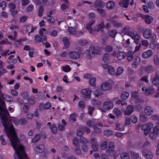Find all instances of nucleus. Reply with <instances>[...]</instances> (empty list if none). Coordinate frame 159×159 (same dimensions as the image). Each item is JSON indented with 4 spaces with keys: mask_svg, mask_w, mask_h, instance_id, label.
I'll return each instance as SVG.
<instances>
[{
    "mask_svg": "<svg viewBox=\"0 0 159 159\" xmlns=\"http://www.w3.org/2000/svg\"><path fill=\"white\" fill-rule=\"evenodd\" d=\"M114 3L111 1H109L107 2L106 5V8L108 9H112L115 7Z\"/></svg>",
    "mask_w": 159,
    "mask_h": 159,
    "instance_id": "cd10ccee",
    "label": "nucleus"
},
{
    "mask_svg": "<svg viewBox=\"0 0 159 159\" xmlns=\"http://www.w3.org/2000/svg\"><path fill=\"white\" fill-rule=\"evenodd\" d=\"M51 104L49 102H46L44 105L43 103H41L39 104V107L41 110L49 109L51 107Z\"/></svg>",
    "mask_w": 159,
    "mask_h": 159,
    "instance_id": "a211bd4d",
    "label": "nucleus"
},
{
    "mask_svg": "<svg viewBox=\"0 0 159 159\" xmlns=\"http://www.w3.org/2000/svg\"><path fill=\"white\" fill-rule=\"evenodd\" d=\"M142 91L144 92V93L146 95H149L150 93L153 92V90L152 89H148L146 87H143L142 89Z\"/></svg>",
    "mask_w": 159,
    "mask_h": 159,
    "instance_id": "72a5a7b5",
    "label": "nucleus"
},
{
    "mask_svg": "<svg viewBox=\"0 0 159 159\" xmlns=\"http://www.w3.org/2000/svg\"><path fill=\"white\" fill-rule=\"evenodd\" d=\"M107 141L106 140L103 141L101 143L100 146L102 149H105L107 146Z\"/></svg>",
    "mask_w": 159,
    "mask_h": 159,
    "instance_id": "864d4df0",
    "label": "nucleus"
},
{
    "mask_svg": "<svg viewBox=\"0 0 159 159\" xmlns=\"http://www.w3.org/2000/svg\"><path fill=\"white\" fill-rule=\"evenodd\" d=\"M134 111V107L133 105H130L127 106L126 110L124 111L125 115H130Z\"/></svg>",
    "mask_w": 159,
    "mask_h": 159,
    "instance_id": "dca6fc26",
    "label": "nucleus"
},
{
    "mask_svg": "<svg viewBox=\"0 0 159 159\" xmlns=\"http://www.w3.org/2000/svg\"><path fill=\"white\" fill-rule=\"evenodd\" d=\"M110 23L112 24L114 27L115 28H119L123 26L124 23L122 22H118L115 20H108Z\"/></svg>",
    "mask_w": 159,
    "mask_h": 159,
    "instance_id": "9d476101",
    "label": "nucleus"
},
{
    "mask_svg": "<svg viewBox=\"0 0 159 159\" xmlns=\"http://www.w3.org/2000/svg\"><path fill=\"white\" fill-rule=\"evenodd\" d=\"M114 144L112 142H109L108 144V149L107 151V153L109 155L112 156L114 154L115 152L114 150Z\"/></svg>",
    "mask_w": 159,
    "mask_h": 159,
    "instance_id": "6e6552de",
    "label": "nucleus"
},
{
    "mask_svg": "<svg viewBox=\"0 0 159 159\" xmlns=\"http://www.w3.org/2000/svg\"><path fill=\"white\" fill-rule=\"evenodd\" d=\"M94 94L95 97H98L99 95L102 94V92L99 89H96L94 91Z\"/></svg>",
    "mask_w": 159,
    "mask_h": 159,
    "instance_id": "5fc2aeb1",
    "label": "nucleus"
},
{
    "mask_svg": "<svg viewBox=\"0 0 159 159\" xmlns=\"http://www.w3.org/2000/svg\"><path fill=\"white\" fill-rule=\"evenodd\" d=\"M68 31L69 34L72 35H75L76 33V30L75 28L70 27L68 28Z\"/></svg>",
    "mask_w": 159,
    "mask_h": 159,
    "instance_id": "09e8293b",
    "label": "nucleus"
},
{
    "mask_svg": "<svg viewBox=\"0 0 159 159\" xmlns=\"http://www.w3.org/2000/svg\"><path fill=\"white\" fill-rule=\"evenodd\" d=\"M14 57V55L10 56L8 58L7 61L10 65H13L15 64L17 61V58H13Z\"/></svg>",
    "mask_w": 159,
    "mask_h": 159,
    "instance_id": "6ab92c4d",
    "label": "nucleus"
},
{
    "mask_svg": "<svg viewBox=\"0 0 159 159\" xmlns=\"http://www.w3.org/2000/svg\"><path fill=\"white\" fill-rule=\"evenodd\" d=\"M111 88L110 84L107 82L103 83L101 85V89L103 91L110 89Z\"/></svg>",
    "mask_w": 159,
    "mask_h": 159,
    "instance_id": "aec40b11",
    "label": "nucleus"
},
{
    "mask_svg": "<svg viewBox=\"0 0 159 159\" xmlns=\"http://www.w3.org/2000/svg\"><path fill=\"white\" fill-rule=\"evenodd\" d=\"M30 107V106L29 104L25 103L23 107V110L25 113H27L28 112V109Z\"/></svg>",
    "mask_w": 159,
    "mask_h": 159,
    "instance_id": "0e129e2a",
    "label": "nucleus"
},
{
    "mask_svg": "<svg viewBox=\"0 0 159 159\" xmlns=\"http://www.w3.org/2000/svg\"><path fill=\"white\" fill-rule=\"evenodd\" d=\"M34 150L36 152L41 153L45 151V148L44 145L40 144L36 145L34 148Z\"/></svg>",
    "mask_w": 159,
    "mask_h": 159,
    "instance_id": "1a4fd4ad",
    "label": "nucleus"
},
{
    "mask_svg": "<svg viewBox=\"0 0 159 159\" xmlns=\"http://www.w3.org/2000/svg\"><path fill=\"white\" fill-rule=\"evenodd\" d=\"M2 96L3 99L8 102H11L13 100V98L11 96L6 94H2Z\"/></svg>",
    "mask_w": 159,
    "mask_h": 159,
    "instance_id": "393cba45",
    "label": "nucleus"
},
{
    "mask_svg": "<svg viewBox=\"0 0 159 159\" xmlns=\"http://www.w3.org/2000/svg\"><path fill=\"white\" fill-rule=\"evenodd\" d=\"M108 72L111 75H113L115 73V71L113 67L109 66L108 68Z\"/></svg>",
    "mask_w": 159,
    "mask_h": 159,
    "instance_id": "79ce46f5",
    "label": "nucleus"
},
{
    "mask_svg": "<svg viewBox=\"0 0 159 159\" xmlns=\"http://www.w3.org/2000/svg\"><path fill=\"white\" fill-rule=\"evenodd\" d=\"M10 120L16 126L18 125L19 124V120H18L17 117H11L10 118Z\"/></svg>",
    "mask_w": 159,
    "mask_h": 159,
    "instance_id": "c9c22d12",
    "label": "nucleus"
},
{
    "mask_svg": "<svg viewBox=\"0 0 159 159\" xmlns=\"http://www.w3.org/2000/svg\"><path fill=\"white\" fill-rule=\"evenodd\" d=\"M129 0H121L119 2V5L120 6L125 8L128 7L129 2Z\"/></svg>",
    "mask_w": 159,
    "mask_h": 159,
    "instance_id": "4be33fe9",
    "label": "nucleus"
},
{
    "mask_svg": "<svg viewBox=\"0 0 159 159\" xmlns=\"http://www.w3.org/2000/svg\"><path fill=\"white\" fill-rule=\"evenodd\" d=\"M110 60V57L109 54L107 53H105L104 54L102 57V61L106 62Z\"/></svg>",
    "mask_w": 159,
    "mask_h": 159,
    "instance_id": "37998d69",
    "label": "nucleus"
},
{
    "mask_svg": "<svg viewBox=\"0 0 159 159\" xmlns=\"http://www.w3.org/2000/svg\"><path fill=\"white\" fill-rule=\"evenodd\" d=\"M117 31L114 29H112L111 30H109L107 33L109 36H110L111 37L115 38L117 34Z\"/></svg>",
    "mask_w": 159,
    "mask_h": 159,
    "instance_id": "a878e982",
    "label": "nucleus"
},
{
    "mask_svg": "<svg viewBox=\"0 0 159 159\" xmlns=\"http://www.w3.org/2000/svg\"><path fill=\"white\" fill-rule=\"evenodd\" d=\"M153 84L157 85L159 84V72H157L155 75V77L152 81Z\"/></svg>",
    "mask_w": 159,
    "mask_h": 159,
    "instance_id": "5701e85b",
    "label": "nucleus"
},
{
    "mask_svg": "<svg viewBox=\"0 0 159 159\" xmlns=\"http://www.w3.org/2000/svg\"><path fill=\"white\" fill-rule=\"evenodd\" d=\"M10 29L11 30V34L9 35L7 37L11 40L15 41L17 37L16 31L18 30L19 27L17 25H11L10 27Z\"/></svg>",
    "mask_w": 159,
    "mask_h": 159,
    "instance_id": "f03ea898",
    "label": "nucleus"
},
{
    "mask_svg": "<svg viewBox=\"0 0 159 159\" xmlns=\"http://www.w3.org/2000/svg\"><path fill=\"white\" fill-rule=\"evenodd\" d=\"M52 132L54 134H56L57 131V129L56 126L54 124H52L49 127Z\"/></svg>",
    "mask_w": 159,
    "mask_h": 159,
    "instance_id": "a19ab883",
    "label": "nucleus"
},
{
    "mask_svg": "<svg viewBox=\"0 0 159 159\" xmlns=\"http://www.w3.org/2000/svg\"><path fill=\"white\" fill-rule=\"evenodd\" d=\"M139 93L137 91L133 92L131 94V96L137 102H139Z\"/></svg>",
    "mask_w": 159,
    "mask_h": 159,
    "instance_id": "c85d7f7f",
    "label": "nucleus"
},
{
    "mask_svg": "<svg viewBox=\"0 0 159 159\" xmlns=\"http://www.w3.org/2000/svg\"><path fill=\"white\" fill-rule=\"evenodd\" d=\"M96 79L94 78L91 79L89 81V84L92 86H94L95 85Z\"/></svg>",
    "mask_w": 159,
    "mask_h": 159,
    "instance_id": "680f3d73",
    "label": "nucleus"
},
{
    "mask_svg": "<svg viewBox=\"0 0 159 159\" xmlns=\"http://www.w3.org/2000/svg\"><path fill=\"white\" fill-rule=\"evenodd\" d=\"M86 125L89 127H91L93 125H97V124H95V121L94 120H92V121L90 120H88L86 122Z\"/></svg>",
    "mask_w": 159,
    "mask_h": 159,
    "instance_id": "a18cd8bd",
    "label": "nucleus"
},
{
    "mask_svg": "<svg viewBox=\"0 0 159 159\" xmlns=\"http://www.w3.org/2000/svg\"><path fill=\"white\" fill-rule=\"evenodd\" d=\"M104 26V22L103 21L102 22L97 25V27L94 29V30H96L98 32L102 33Z\"/></svg>",
    "mask_w": 159,
    "mask_h": 159,
    "instance_id": "f3484780",
    "label": "nucleus"
},
{
    "mask_svg": "<svg viewBox=\"0 0 159 159\" xmlns=\"http://www.w3.org/2000/svg\"><path fill=\"white\" fill-rule=\"evenodd\" d=\"M124 71V69L123 67L121 66L119 67L116 71V75L118 76L120 75Z\"/></svg>",
    "mask_w": 159,
    "mask_h": 159,
    "instance_id": "58836bf2",
    "label": "nucleus"
},
{
    "mask_svg": "<svg viewBox=\"0 0 159 159\" xmlns=\"http://www.w3.org/2000/svg\"><path fill=\"white\" fill-rule=\"evenodd\" d=\"M126 56L125 53L123 52H120L117 54V57L119 60H121L124 58Z\"/></svg>",
    "mask_w": 159,
    "mask_h": 159,
    "instance_id": "473e14b6",
    "label": "nucleus"
},
{
    "mask_svg": "<svg viewBox=\"0 0 159 159\" xmlns=\"http://www.w3.org/2000/svg\"><path fill=\"white\" fill-rule=\"evenodd\" d=\"M129 95V94L128 92L126 91L123 92L121 94L120 97L123 100L125 101L128 98Z\"/></svg>",
    "mask_w": 159,
    "mask_h": 159,
    "instance_id": "bb28decb",
    "label": "nucleus"
},
{
    "mask_svg": "<svg viewBox=\"0 0 159 159\" xmlns=\"http://www.w3.org/2000/svg\"><path fill=\"white\" fill-rule=\"evenodd\" d=\"M121 159H130L129 155L127 153L124 152L121 155Z\"/></svg>",
    "mask_w": 159,
    "mask_h": 159,
    "instance_id": "3c124183",
    "label": "nucleus"
},
{
    "mask_svg": "<svg viewBox=\"0 0 159 159\" xmlns=\"http://www.w3.org/2000/svg\"><path fill=\"white\" fill-rule=\"evenodd\" d=\"M97 10L98 11L102 16H104L105 15V12L103 9H97Z\"/></svg>",
    "mask_w": 159,
    "mask_h": 159,
    "instance_id": "774afa93",
    "label": "nucleus"
},
{
    "mask_svg": "<svg viewBox=\"0 0 159 159\" xmlns=\"http://www.w3.org/2000/svg\"><path fill=\"white\" fill-rule=\"evenodd\" d=\"M151 31L148 29H145L143 33L144 37L146 39L150 38L151 35Z\"/></svg>",
    "mask_w": 159,
    "mask_h": 159,
    "instance_id": "412c9836",
    "label": "nucleus"
},
{
    "mask_svg": "<svg viewBox=\"0 0 159 159\" xmlns=\"http://www.w3.org/2000/svg\"><path fill=\"white\" fill-rule=\"evenodd\" d=\"M91 93L92 91L89 89H83L81 91V94L84 97V98L85 100H87L90 98Z\"/></svg>",
    "mask_w": 159,
    "mask_h": 159,
    "instance_id": "20e7f679",
    "label": "nucleus"
},
{
    "mask_svg": "<svg viewBox=\"0 0 159 159\" xmlns=\"http://www.w3.org/2000/svg\"><path fill=\"white\" fill-rule=\"evenodd\" d=\"M154 67L151 65L148 66L145 68V70L147 72L151 73L154 70Z\"/></svg>",
    "mask_w": 159,
    "mask_h": 159,
    "instance_id": "4c0bfd02",
    "label": "nucleus"
},
{
    "mask_svg": "<svg viewBox=\"0 0 159 159\" xmlns=\"http://www.w3.org/2000/svg\"><path fill=\"white\" fill-rule=\"evenodd\" d=\"M35 39L36 41L38 42H43V37L40 36L38 35H36L35 37Z\"/></svg>",
    "mask_w": 159,
    "mask_h": 159,
    "instance_id": "8fccbe9b",
    "label": "nucleus"
},
{
    "mask_svg": "<svg viewBox=\"0 0 159 159\" xmlns=\"http://www.w3.org/2000/svg\"><path fill=\"white\" fill-rule=\"evenodd\" d=\"M79 43L82 46H85L88 43V41L87 40L83 39H80L78 41Z\"/></svg>",
    "mask_w": 159,
    "mask_h": 159,
    "instance_id": "c03bdc74",
    "label": "nucleus"
},
{
    "mask_svg": "<svg viewBox=\"0 0 159 159\" xmlns=\"http://www.w3.org/2000/svg\"><path fill=\"white\" fill-rule=\"evenodd\" d=\"M159 134V128L158 126H155L152 129V132L149 135V137L151 139H155Z\"/></svg>",
    "mask_w": 159,
    "mask_h": 159,
    "instance_id": "39448f33",
    "label": "nucleus"
},
{
    "mask_svg": "<svg viewBox=\"0 0 159 159\" xmlns=\"http://www.w3.org/2000/svg\"><path fill=\"white\" fill-rule=\"evenodd\" d=\"M62 41L63 42L65 47L68 48L70 45V42L68 38L66 37H64L62 39Z\"/></svg>",
    "mask_w": 159,
    "mask_h": 159,
    "instance_id": "f704fd0d",
    "label": "nucleus"
},
{
    "mask_svg": "<svg viewBox=\"0 0 159 159\" xmlns=\"http://www.w3.org/2000/svg\"><path fill=\"white\" fill-rule=\"evenodd\" d=\"M114 133V132L108 129H106L104 132V135L106 136H109L110 135H112Z\"/></svg>",
    "mask_w": 159,
    "mask_h": 159,
    "instance_id": "6e6d98bb",
    "label": "nucleus"
},
{
    "mask_svg": "<svg viewBox=\"0 0 159 159\" xmlns=\"http://www.w3.org/2000/svg\"><path fill=\"white\" fill-rule=\"evenodd\" d=\"M114 106L113 102L110 101L104 102L102 104V107L105 110H109L112 109Z\"/></svg>",
    "mask_w": 159,
    "mask_h": 159,
    "instance_id": "423d86ee",
    "label": "nucleus"
},
{
    "mask_svg": "<svg viewBox=\"0 0 159 159\" xmlns=\"http://www.w3.org/2000/svg\"><path fill=\"white\" fill-rule=\"evenodd\" d=\"M68 55L70 58L74 59H77L80 57L79 54L75 52H69Z\"/></svg>",
    "mask_w": 159,
    "mask_h": 159,
    "instance_id": "2eb2a0df",
    "label": "nucleus"
},
{
    "mask_svg": "<svg viewBox=\"0 0 159 159\" xmlns=\"http://www.w3.org/2000/svg\"><path fill=\"white\" fill-rule=\"evenodd\" d=\"M130 120L131 121L134 123H136L138 121V118L134 115H132L131 116Z\"/></svg>",
    "mask_w": 159,
    "mask_h": 159,
    "instance_id": "4d7b16f0",
    "label": "nucleus"
},
{
    "mask_svg": "<svg viewBox=\"0 0 159 159\" xmlns=\"http://www.w3.org/2000/svg\"><path fill=\"white\" fill-rule=\"evenodd\" d=\"M113 112L117 116H120L121 114L120 111L117 108H115L113 109Z\"/></svg>",
    "mask_w": 159,
    "mask_h": 159,
    "instance_id": "603ef678",
    "label": "nucleus"
},
{
    "mask_svg": "<svg viewBox=\"0 0 159 159\" xmlns=\"http://www.w3.org/2000/svg\"><path fill=\"white\" fill-rule=\"evenodd\" d=\"M129 32V28L128 26H126L122 29L121 31L122 35H128Z\"/></svg>",
    "mask_w": 159,
    "mask_h": 159,
    "instance_id": "c756f323",
    "label": "nucleus"
},
{
    "mask_svg": "<svg viewBox=\"0 0 159 159\" xmlns=\"http://www.w3.org/2000/svg\"><path fill=\"white\" fill-rule=\"evenodd\" d=\"M153 54L152 51L151 50H148L142 53V56L144 58H148L151 57Z\"/></svg>",
    "mask_w": 159,
    "mask_h": 159,
    "instance_id": "4468645a",
    "label": "nucleus"
},
{
    "mask_svg": "<svg viewBox=\"0 0 159 159\" xmlns=\"http://www.w3.org/2000/svg\"><path fill=\"white\" fill-rule=\"evenodd\" d=\"M65 2L66 3L62 4L61 7V9L62 10H65L68 8V3H69L68 0H65Z\"/></svg>",
    "mask_w": 159,
    "mask_h": 159,
    "instance_id": "ea45409f",
    "label": "nucleus"
},
{
    "mask_svg": "<svg viewBox=\"0 0 159 159\" xmlns=\"http://www.w3.org/2000/svg\"><path fill=\"white\" fill-rule=\"evenodd\" d=\"M40 139V135L39 134H36L32 139V142L34 143L38 141Z\"/></svg>",
    "mask_w": 159,
    "mask_h": 159,
    "instance_id": "e433bc0d",
    "label": "nucleus"
},
{
    "mask_svg": "<svg viewBox=\"0 0 159 159\" xmlns=\"http://www.w3.org/2000/svg\"><path fill=\"white\" fill-rule=\"evenodd\" d=\"M140 17L143 20H144L145 22L148 24H151L153 21L152 17L150 16L140 14Z\"/></svg>",
    "mask_w": 159,
    "mask_h": 159,
    "instance_id": "0eeeda50",
    "label": "nucleus"
},
{
    "mask_svg": "<svg viewBox=\"0 0 159 159\" xmlns=\"http://www.w3.org/2000/svg\"><path fill=\"white\" fill-rule=\"evenodd\" d=\"M139 57H137V58H136L135 62L133 63L132 64V66L133 68H135L137 66L139 65Z\"/></svg>",
    "mask_w": 159,
    "mask_h": 159,
    "instance_id": "bf43d9fd",
    "label": "nucleus"
},
{
    "mask_svg": "<svg viewBox=\"0 0 159 159\" xmlns=\"http://www.w3.org/2000/svg\"><path fill=\"white\" fill-rule=\"evenodd\" d=\"M145 111L146 115L150 116L153 113V110L151 107L147 106L145 108Z\"/></svg>",
    "mask_w": 159,
    "mask_h": 159,
    "instance_id": "b1692460",
    "label": "nucleus"
},
{
    "mask_svg": "<svg viewBox=\"0 0 159 159\" xmlns=\"http://www.w3.org/2000/svg\"><path fill=\"white\" fill-rule=\"evenodd\" d=\"M115 129L116 130L121 131L125 130L124 127L121 125L120 123H117L116 125Z\"/></svg>",
    "mask_w": 159,
    "mask_h": 159,
    "instance_id": "7c9ffc66",
    "label": "nucleus"
},
{
    "mask_svg": "<svg viewBox=\"0 0 159 159\" xmlns=\"http://www.w3.org/2000/svg\"><path fill=\"white\" fill-rule=\"evenodd\" d=\"M94 22V20H91L89 21V22L87 24L86 28L88 30H90L91 28L92 25Z\"/></svg>",
    "mask_w": 159,
    "mask_h": 159,
    "instance_id": "de8ad7c7",
    "label": "nucleus"
},
{
    "mask_svg": "<svg viewBox=\"0 0 159 159\" xmlns=\"http://www.w3.org/2000/svg\"><path fill=\"white\" fill-rule=\"evenodd\" d=\"M105 51L107 52H111L113 50V48L109 45H107L105 47Z\"/></svg>",
    "mask_w": 159,
    "mask_h": 159,
    "instance_id": "338daca9",
    "label": "nucleus"
},
{
    "mask_svg": "<svg viewBox=\"0 0 159 159\" xmlns=\"http://www.w3.org/2000/svg\"><path fill=\"white\" fill-rule=\"evenodd\" d=\"M143 156L145 158L148 159H151L153 157V154L149 150L145 149L142 152Z\"/></svg>",
    "mask_w": 159,
    "mask_h": 159,
    "instance_id": "f8f14e48",
    "label": "nucleus"
},
{
    "mask_svg": "<svg viewBox=\"0 0 159 159\" xmlns=\"http://www.w3.org/2000/svg\"><path fill=\"white\" fill-rule=\"evenodd\" d=\"M128 35L131 38L134 39L135 43L136 44H138L139 42V36L138 34H134V33L132 31L129 32Z\"/></svg>",
    "mask_w": 159,
    "mask_h": 159,
    "instance_id": "ddd939ff",
    "label": "nucleus"
},
{
    "mask_svg": "<svg viewBox=\"0 0 159 159\" xmlns=\"http://www.w3.org/2000/svg\"><path fill=\"white\" fill-rule=\"evenodd\" d=\"M153 126V124L150 122L143 125L141 127V129L144 131L145 135H147L151 130Z\"/></svg>",
    "mask_w": 159,
    "mask_h": 159,
    "instance_id": "7ed1b4c3",
    "label": "nucleus"
},
{
    "mask_svg": "<svg viewBox=\"0 0 159 159\" xmlns=\"http://www.w3.org/2000/svg\"><path fill=\"white\" fill-rule=\"evenodd\" d=\"M44 8L43 6H41L39 7L38 16L39 17H41L43 15V11Z\"/></svg>",
    "mask_w": 159,
    "mask_h": 159,
    "instance_id": "052dcab7",
    "label": "nucleus"
},
{
    "mask_svg": "<svg viewBox=\"0 0 159 159\" xmlns=\"http://www.w3.org/2000/svg\"><path fill=\"white\" fill-rule=\"evenodd\" d=\"M62 70L65 72H67L70 71L71 68L68 65H66L62 67Z\"/></svg>",
    "mask_w": 159,
    "mask_h": 159,
    "instance_id": "49530a36",
    "label": "nucleus"
},
{
    "mask_svg": "<svg viewBox=\"0 0 159 159\" xmlns=\"http://www.w3.org/2000/svg\"><path fill=\"white\" fill-rule=\"evenodd\" d=\"M43 43L44 44H45L46 47L47 48L49 47L51 45L50 43L47 42L46 41L47 37L45 36H44L43 38Z\"/></svg>",
    "mask_w": 159,
    "mask_h": 159,
    "instance_id": "13d9d810",
    "label": "nucleus"
},
{
    "mask_svg": "<svg viewBox=\"0 0 159 159\" xmlns=\"http://www.w3.org/2000/svg\"><path fill=\"white\" fill-rule=\"evenodd\" d=\"M46 30L44 28L41 29L39 31V34L40 35V36L43 38V36H45L43 34L46 33Z\"/></svg>",
    "mask_w": 159,
    "mask_h": 159,
    "instance_id": "69168bd1",
    "label": "nucleus"
},
{
    "mask_svg": "<svg viewBox=\"0 0 159 159\" xmlns=\"http://www.w3.org/2000/svg\"><path fill=\"white\" fill-rule=\"evenodd\" d=\"M20 96L24 99H27L29 97V94L27 92H23L20 93Z\"/></svg>",
    "mask_w": 159,
    "mask_h": 159,
    "instance_id": "2f4dec72",
    "label": "nucleus"
},
{
    "mask_svg": "<svg viewBox=\"0 0 159 159\" xmlns=\"http://www.w3.org/2000/svg\"><path fill=\"white\" fill-rule=\"evenodd\" d=\"M85 53L87 54L86 58L88 59H90L92 57L91 54L92 55H100L101 52L99 50H96L93 46L90 47L89 49H87L85 51Z\"/></svg>",
    "mask_w": 159,
    "mask_h": 159,
    "instance_id": "f257e3e1",
    "label": "nucleus"
},
{
    "mask_svg": "<svg viewBox=\"0 0 159 159\" xmlns=\"http://www.w3.org/2000/svg\"><path fill=\"white\" fill-rule=\"evenodd\" d=\"M80 142L82 143H88V140L83 136L80 138Z\"/></svg>",
    "mask_w": 159,
    "mask_h": 159,
    "instance_id": "e2e57ef3",
    "label": "nucleus"
},
{
    "mask_svg": "<svg viewBox=\"0 0 159 159\" xmlns=\"http://www.w3.org/2000/svg\"><path fill=\"white\" fill-rule=\"evenodd\" d=\"M105 6L104 3L102 0H96L94 2V7L97 9L102 8Z\"/></svg>",
    "mask_w": 159,
    "mask_h": 159,
    "instance_id": "9b49d317",
    "label": "nucleus"
}]
</instances>
